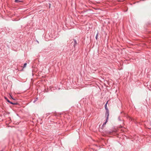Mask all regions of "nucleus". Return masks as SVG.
Here are the masks:
<instances>
[{"instance_id":"nucleus-1","label":"nucleus","mask_w":151,"mask_h":151,"mask_svg":"<svg viewBox=\"0 0 151 151\" xmlns=\"http://www.w3.org/2000/svg\"><path fill=\"white\" fill-rule=\"evenodd\" d=\"M5 98V99L8 101V102L11 103V104H13V105H16L17 104V103H12V102H10L8 99L5 97H4Z\"/></svg>"},{"instance_id":"nucleus-2","label":"nucleus","mask_w":151,"mask_h":151,"mask_svg":"<svg viewBox=\"0 0 151 151\" xmlns=\"http://www.w3.org/2000/svg\"><path fill=\"white\" fill-rule=\"evenodd\" d=\"M109 116V111L108 110L106 111L105 113V117H106L107 120H108Z\"/></svg>"},{"instance_id":"nucleus-3","label":"nucleus","mask_w":151,"mask_h":151,"mask_svg":"<svg viewBox=\"0 0 151 151\" xmlns=\"http://www.w3.org/2000/svg\"><path fill=\"white\" fill-rule=\"evenodd\" d=\"M22 1L21 0H15V2L16 3H19L22 2Z\"/></svg>"},{"instance_id":"nucleus-4","label":"nucleus","mask_w":151,"mask_h":151,"mask_svg":"<svg viewBox=\"0 0 151 151\" xmlns=\"http://www.w3.org/2000/svg\"><path fill=\"white\" fill-rule=\"evenodd\" d=\"M27 65V63H25L24 64V66H23V68H25L26 67V66Z\"/></svg>"},{"instance_id":"nucleus-5","label":"nucleus","mask_w":151,"mask_h":151,"mask_svg":"<svg viewBox=\"0 0 151 151\" xmlns=\"http://www.w3.org/2000/svg\"><path fill=\"white\" fill-rule=\"evenodd\" d=\"M107 122V120L106 119V121L104 123L103 125H105Z\"/></svg>"},{"instance_id":"nucleus-6","label":"nucleus","mask_w":151,"mask_h":151,"mask_svg":"<svg viewBox=\"0 0 151 151\" xmlns=\"http://www.w3.org/2000/svg\"><path fill=\"white\" fill-rule=\"evenodd\" d=\"M98 34H97L96 35V39L97 40V37H98Z\"/></svg>"},{"instance_id":"nucleus-7","label":"nucleus","mask_w":151,"mask_h":151,"mask_svg":"<svg viewBox=\"0 0 151 151\" xmlns=\"http://www.w3.org/2000/svg\"><path fill=\"white\" fill-rule=\"evenodd\" d=\"M50 5H51V4H49V8H50Z\"/></svg>"},{"instance_id":"nucleus-8","label":"nucleus","mask_w":151,"mask_h":151,"mask_svg":"<svg viewBox=\"0 0 151 151\" xmlns=\"http://www.w3.org/2000/svg\"><path fill=\"white\" fill-rule=\"evenodd\" d=\"M11 96V98H12V99H13V98L12 97V96Z\"/></svg>"},{"instance_id":"nucleus-9","label":"nucleus","mask_w":151,"mask_h":151,"mask_svg":"<svg viewBox=\"0 0 151 151\" xmlns=\"http://www.w3.org/2000/svg\"><path fill=\"white\" fill-rule=\"evenodd\" d=\"M107 103H106V105H105V106H106V104H107Z\"/></svg>"}]
</instances>
